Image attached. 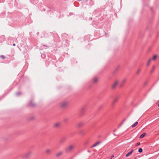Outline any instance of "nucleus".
Wrapping results in <instances>:
<instances>
[{
	"mask_svg": "<svg viewBox=\"0 0 159 159\" xmlns=\"http://www.w3.org/2000/svg\"><path fill=\"white\" fill-rule=\"evenodd\" d=\"M75 148V145H71L65 149V151L67 153L70 152L72 151Z\"/></svg>",
	"mask_w": 159,
	"mask_h": 159,
	"instance_id": "1",
	"label": "nucleus"
},
{
	"mask_svg": "<svg viewBox=\"0 0 159 159\" xmlns=\"http://www.w3.org/2000/svg\"><path fill=\"white\" fill-rule=\"evenodd\" d=\"M32 153V152L31 151H29L25 154L22 156V157L25 159L28 158L30 157Z\"/></svg>",
	"mask_w": 159,
	"mask_h": 159,
	"instance_id": "2",
	"label": "nucleus"
},
{
	"mask_svg": "<svg viewBox=\"0 0 159 159\" xmlns=\"http://www.w3.org/2000/svg\"><path fill=\"white\" fill-rule=\"evenodd\" d=\"M118 81H116L114 84L112 86L111 88L112 89H114L116 88V86L118 84Z\"/></svg>",
	"mask_w": 159,
	"mask_h": 159,
	"instance_id": "3",
	"label": "nucleus"
},
{
	"mask_svg": "<svg viewBox=\"0 0 159 159\" xmlns=\"http://www.w3.org/2000/svg\"><path fill=\"white\" fill-rule=\"evenodd\" d=\"M28 105L29 106L32 107H34L36 106V104H35V103L32 101H30L29 102Z\"/></svg>",
	"mask_w": 159,
	"mask_h": 159,
	"instance_id": "4",
	"label": "nucleus"
},
{
	"mask_svg": "<svg viewBox=\"0 0 159 159\" xmlns=\"http://www.w3.org/2000/svg\"><path fill=\"white\" fill-rule=\"evenodd\" d=\"M68 104V102H64L62 103L61 104V107L63 108L66 107Z\"/></svg>",
	"mask_w": 159,
	"mask_h": 159,
	"instance_id": "5",
	"label": "nucleus"
},
{
	"mask_svg": "<svg viewBox=\"0 0 159 159\" xmlns=\"http://www.w3.org/2000/svg\"><path fill=\"white\" fill-rule=\"evenodd\" d=\"M118 97H116V98H115L113 100L111 103L112 105V106H113L115 104V103L117 102V100H118Z\"/></svg>",
	"mask_w": 159,
	"mask_h": 159,
	"instance_id": "6",
	"label": "nucleus"
},
{
	"mask_svg": "<svg viewBox=\"0 0 159 159\" xmlns=\"http://www.w3.org/2000/svg\"><path fill=\"white\" fill-rule=\"evenodd\" d=\"M66 139V137H63L60 140V143H63Z\"/></svg>",
	"mask_w": 159,
	"mask_h": 159,
	"instance_id": "7",
	"label": "nucleus"
},
{
	"mask_svg": "<svg viewBox=\"0 0 159 159\" xmlns=\"http://www.w3.org/2000/svg\"><path fill=\"white\" fill-rule=\"evenodd\" d=\"M60 125V123H57L53 125V127L54 128H57L59 127Z\"/></svg>",
	"mask_w": 159,
	"mask_h": 159,
	"instance_id": "8",
	"label": "nucleus"
},
{
	"mask_svg": "<svg viewBox=\"0 0 159 159\" xmlns=\"http://www.w3.org/2000/svg\"><path fill=\"white\" fill-rule=\"evenodd\" d=\"M101 142L99 141H98L94 144L92 146H91V148H93L96 147V146L98 145Z\"/></svg>",
	"mask_w": 159,
	"mask_h": 159,
	"instance_id": "9",
	"label": "nucleus"
},
{
	"mask_svg": "<svg viewBox=\"0 0 159 159\" xmlns=\"http://www.w3.org/2000/svg\"><path fill=\"white\" fill-rule=\"evenodd\" d=\"M133 151H134L133 150H131V151L129 152L125 156L126 157H128L129 156L130 154H132V153L133 152Z\"/></svg>",
	"mask_w": 159,
	"mask_h": 159,
	"instance_id": "10",
	"label": "nucleus"
},
{
	"mask_svg": "<svg viewBox=\"0 0 159 159\" xmlns=\"http://www.w3.org/2000/svg\"><path fill=\"white\" fill-rule=\"evenodd\" d=\"M98 81V79L96 77H94L93 79V82L94 83H95Z\"/></svg>",
	"mask_w": 159,
	"mask_h": 159,
	"instance_id": "11",
	"label": "nucleus"
},
{
	"mask_svg": "<svg viewBox=\"0 0 159 159\" xmlns=\"http://www.w3.org/2000/svg\"><path fill=\"white\" fill-rule=\"evenodd\" d=\"M63 153V152H62V151H60L59 152H58V153H57V154H56V156L57 157H59V156H61V155Z\"/></svg>",
	"mask_w": 159,
	"mask_h": 159,
	"instance_id": "12",
	"label": "nucleus"
},
{
	"mask_svg": "<svg viewBox=\"0 0 159 159\" xmlns=\"http://www.w3.org/2000/svg\"><path fill=\"white\" fill-rule=\"evenodd\" d=\"M83 125V123L82 122H80L77 125V126L78 127H80L81 126H82Z\"/></svg>",
	"mask_w": 159,
	"mask_h": 159,
	"instance_id": "13",
	"label": "nucleus"
},
{
	"mask_svg": "<svg viewBox=\"0 0 159 159\" xmlns=\"http://www.w3.org/2000/svg\"><path fill=\"white\" fill-rule=\"evenodd\" d=\"M51 151L49 149H47L46 150L45 152L46 153L49 154L50 153Z\"/></svg>",
	"mask_w": 159,
	"mask_h": 159,
	"instance_id": "14",
	"label": "nucleus"
},
{
	"mask_svg": "<svg viewBox=\"0 0 159 159\" xmlns=\"http://www.w3.org/2000/svg\"><path fill=\"white\" fill-rule=\"evenodd\" d=\"M146 133H143L139 136V138H140V139L142 138L146 135Z\"/></svg>",
	"mask_w": 159,
	"mask_h": 159,
	"instance_id": "15",
	"label": "nucleus"
},
{
	"mask_svg": "<svg viewBox=\"0 0 159 159\" xmlns=\"http://www.w3.org/2000/svg\"><path fill=\"white\" fill-rule=\"evenodd\" d=\"M126 81V79H124L122 82L121 84H120V86H122L124 84L125 82Z\"/></svg>",
	"mask_w": 159,
	"mask_h": 159,
	"instance_id": "16",
	"label": "nucleus"
},
{
	"mask_svg": "<svg viewBox=\"0 0 159 159\" xmlns=\"http://www.w3.org/2000/svg\"><path fill=\"white\" fill-rule=\"evenodd\" d=\"M138 123L137 122H135L134 123V124L132 126V127L133 128V127H134L135 126H136L137 125Z\"/></svg>",
	"mask_w": 159,
	"mask_h": 159,
	"instance_id": "17",
	"label": "nucleus"
},
{
	"mask_svg": "<svg viewBox=\"0 0 159 159\" xmlns=\"http://www.w3.org/2000/svg\"><path fill=\"white\" fill-rule=\"evenodd\" d=\"M0 57L2 58L3 59H4L5 58V57L3 55H1L0 56Z\"/></svg>",
	"mask_w": 159,
	"mask_h": 159,
	"instance_id": "18",
	"label": "nucleus"
},
{
	"mask_svg": "<svg viewBox=\"0 0 159 159\" xmlns=\"http://www.w3.org/2000/svg\"><path fill=\"white\" fill-rule=\"evenodd\" d=\"M143 151V149L142 148H139L138 150V152H142Z\"/></svg>",
	"mask_w": 159,
	"mask_h": 159,
	"instance_id": "19",
	"label": "nucleus"
},
{
	"mask_svg": "<svg viewBox=\"0 0 159 159\" xmlns=\"http://www.w3.org/2000/svg\"><path fill=\"white\" fill-rule=\"evenodd\" d=\"M151 61V59H150L148 60V63H147V66H148L149 65V64H150V61Z\"/></svg>",
	"mask_w": 159,
	"mask_h": 159,
	"instance_id": "20",
	"label": "nucleus"
},
{
	"mask_svg": "<svg viewBox=\"0 0 159 159\" xmlns=\"http://www.w3.org/2000/svg\"><path fill=\"white\" fill-rule=\"evenodd\" d=\"M140 71V70L139 69L136 72V74L137 75L139 74Z\"/></svg>",
	"mask_w": 159,
	"mask_h": 159,
	"instance_id": "21",
	"label": "nucleus"
},
{
	"mask_svg": "<svg viewBox=\"0 0 159 159\" xmlns=\"http://www.w3.org/2000/svg\"><path fill=\"white\" fill-rule=\"evenodd\" d=\"M20 94L21 93L20 92H17L16 93V94L17 96H19Z\"/></svg>",
	"mask_w": 159,
	"mask_h": 159,
	"instance_id": "22",
	"label": "nucleus"
},
{
	"mask_svg": "<svg viewBox=\"0 0 159 159\" xmlns=\"http://www.w3.org/2000/svg\"><path fill=\"white\" fill-rule=\"evenodd\" d=\"M157 57V56L156 55H155V56H154L153 57V58L152 59L153 60H155V59Z\"/></svg>",
	"mask_w": 159,
	"mask_h": 159,
	"instance_id": "23",
	"label": "nucleus"
},
{
	"mask_svg": "<svg viewBox=\"0 0 159 159\" xmlns=\"http://www.w3.org/2000/svg\"><path fill=\"white\" fill-rule=\"evenodd\" d=\"M125 121V120H124L120 124V125H119V127H120V126H121L122 125V124L124 123V122Z\"/></svg>",
	"mask_w": 159,
	"mask_h": 159,
	"instance_id": "24",
	"label": "nucleus"
},
{
	"mask_svg": "<svg viewBox=\"0 0 159 159\" xmlns=\"http://www.w3.org/2000/svg\"><path fill=\"white\" fill-rule=\"evenodd\" d=\"M155 68V66H153V69H152V70H151V73H152L153 70Z\"/></svg>",
	"mask_w": 159,
	"mask_h": 159,
	"instance_id": "25",
	"label": "nucleus"
},
{
	"mask_svg": "<svg viewBox=\"0 0 159 159\" xmlns=\"http://www.w3.org/2000/svg\"><path fill=\"white\" fill-rule=\"evenodd\" d=\"M140 142H138L136 144V146H139V145H140Z\"/></svg>",
	"mask_w": 159,
	"mask_h": 159,
	"instance_id": "26",
	"label": "nucleus"
},
{
	"mask_svg": "<svg viewBox=\"0 0 159 159\" xmlns=\"http://www.w3.org/2000/svg\"><path fill=\"white\" fill-rule=\"evenodd\" d=\"M13 45L14 46H15V45H16V44L15 43H14Z\"/></svg>",
	"mask_w": 159,
	"mask_h": 159,
	"instance_id": "27",
	"label": "nucleus"
},
{
	"mask_svg": "<svg viewBox=\"0 0 159 159\" xmlns=\"http://www.w3.org/2000/svg\"><path fill=\"white\" fill-rule=\"evenodd\" d=\"M114 157V156H111V159L112 158V157Z\"/></svg>",
	"mask_w": 159,
	"mask_h": 159,
	"instance_id": "28",
	"label": "nucleus"
},
{
	"mask_svg": "<svg viewBox=\"0 0 159 159\" xmlns=\"http://www.w3.org/2000/svg\"><path fill=\"white\" fill-rule=\"evenodd\" d=\"M116 129H115V130H114V132L116 131Z\"/></svg>",
	"mask_w": 159,
	"mask_h": 159,
	"instance_id": "29",
	"label": "nucleus"
},
{
	"mask_svg": "<svg viewBox=\"0 0 159 159\" xmlns=\"http://www.w3.org/2000/svg\"><path fill=\"white\" fill-rule=\"evenodd\" d=\"M43 46H45V47H47V46H46H46H45V45H43Z\"/></svg>",
	"mask_w": 159,
	"mask_h": 159,
	"instance_id": "30",
	"label": "nucleus"
},
{
	"mask_svg": "<svg viewBox=\"0 0 159 159\" xmlns=\"http://www.w3.org/2000/svg\"><path fill=\"white\" fill-rule=\"evenodd\" d=\"M65 121H67V120H66H66H65Z\"/></svg>",
	"mask_w": 159,
	"mask_h": 159,
	"instance_id": "31",
	"label": "nucleus"
},
{
	"mask_svg": "<svg viewBox=\"0 0 159 159\" xmlns=\"http://www.w3.org/2000/svg\"><path fill=\"white\" fill-rule=\"evenodd\" d=\"M113 134L115 135V136H116V134Z\"/></svg>",
	"mask_w": 159,
	"mask_h": 159,
	"instance_id": "32",
	"label": "nucleus"
},
{
	"mask_svg": "<svg viewBox=\"0 0 159 159\" xmlns=\"http://www.w3.org/2000/svg\"><path fill=\"white\" fill-rule=\"evenodd\" d=\"M158 107H159V104L158 105Z\"/></svg>",
	"mask_w": 159,
	"mask_h": 159,
	"instance_id": "33",
	"label": "nucleus"
}]
</instances>
